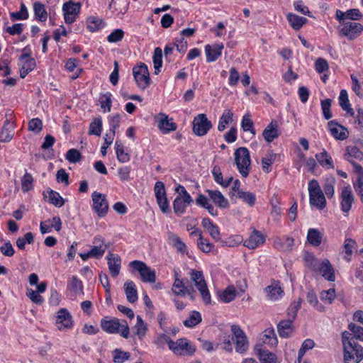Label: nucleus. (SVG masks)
Here are the masks:
<instances>
[{
	"label": "nucleus",
	"mask_w": 363,
	"mask_h": 363,
	"mask_svg": "<svg viewBox=\"0 0 363 363\" xmlns=\"http://www.w3.org/2000/svg\"><path fill=\"white\" fill-rule=\"evenodd\" d=\"M206 192L208 194V199H210L213 203L220 208H228L229 203L227 199L218 190L206 189Z\"/></svg>",
	"instance_id": "6ab92c4d"
},
{
	"label": "nucleus",
	"mask_w": 363,
	"mask_h": 363,
	"mask_svg": "<svg viewBox=\"0 0 363 363\" xmlns=\"http://www.w3.org/2000/svg\"><path fill=\"white\" fill-rule=\"evenodd\" d=\"M223 48L224 45L223 43H216L213 45H206L205 46L206 61L208 62L216 61L221 55Z\"/></svg>",
	"instance_id": "a211bd4d"
},
{
	"label": "nucleus",
	"mask_w": 363,
	"mask_h": 363,
	"mask_svg": "<svg viewBox=\"0 0 363 363\" xmlns=\"http://www.w3.org/2000/svg\"><path fill=\"white\" fill-rule=\"evenodd\" d=\"M339 102L340 106L341 108L346 111L348 113H350L351 116L354 115V111L350 106V104L349 102L348 99V95L346 90L342 89L340 91V96H339Z\"/></svg>",
	"instance_id": "79ce46f5"
},
{
	"label": "nucleus",
	"mask_w": 363,
	"mask_h": 363,
	"mask_svg": "<svg viewBox=\"0 0 363 363\" xmlns=\"http://www.w3.org/2000/svg\"><path fill=\"white\" fill-rule=\"evenodd\" d=\"M235 197L242 200L243 202L248 204L250 206H253L256 201V196L255 194L250 191H242L235 194Z\"/></svg>",
	"instance_id": "de8ad7c7"
},
{
	"label": "nucleus",
	"mask_w": 363,
	"mask_h": 363,
	"mask_svg": "<svg viewBox=\"0 0 363 363\" xmlns=\"http://www.w3.org/2000/svg\"><path fill=\"white\" fill-rule=\"evenodd\" d=\"M172 291L176 295L191 294V290L185 285L184 280L178 278L175 279L172 286Z\"/></svg>",
	"instance_id": "e433bc0d"
},
{
	"label": "nucleus",
	"mask_w": 363,
	"mask_h": 363,
	"mask_svg": "<svg viewBox=\"0 0 363 363\" xmlns=\"http://www.w3.org/2000/svg\"><path fill=\"white\" fill-rule=\"evenodd\" d=\"M135 330V334L138 336L139 339H142L146 334L147 328L141 316L137 315V323L134 326Z\"/></svg>",
	"instance_id": "8fccbe9b"
},
{
	"label": "nucleus",
	"mask_w": 363,
	"mask_h": 363,
	"mask_svg": "<svg viewBox=\"0 0 363 363\" xmlns=\"http://www.w3.org/2000/svg\"><path fill=\"white\" fill-rule=\"evenodd\" d=\"M173 347L174 349L170 350L175 354H182L185 351L186 354L191 355L196 350L195 347L191 345L186 339H179L174 342Z\"/></svg>",
	"instance_id": "aec40b11"
},
{
	"label": "nucleus",
	"mask_w": 363,
	"mask_h": 363,
	"mask_svg": "<svg viewBox=\"0 0 363 363\" xmlns=\"http://www.w3.org/2000/svg\"><path fill=\"white\" fill-rule=\"evenodd\" d=\"M106 257L109 272L112 277H116L121 272V259L119 255L111 252Z\"/></svg>",
	"instance_id": "dca6fc26"
},
{
	"label": "nucleus",
	"mask_w": 363,
	"mask_h": 363,
	"mask_svg": "<svg viewBox=\"0 0 363 363\" xmlns=\"http://www.w3.org/2000/svg\"><path fill=\"white\" fill-rule=\"evenodd\" d=\"M93 208L99 217L106 215L108 210V201L106 196L101 193L94 191L92 195Z\"/></svg>",
	"instance_id": "ddd939ff"
},
{
	"label": "nucleus",
	"mask_w": 363,
	"mask_h": 363,
	"mask_svg": "<svg viewBox=\"0 0 363 363\" xmlns=\"http://www.w3.org/2000/svg\"><path fill=\"white\" fill-rule=\"evenodd\" d=\"M130 267L140 273L141 280L143 282L153 283L156 280L155 270H152L145 262L134 260L130 262Z\"/></svg>",
	"instance_id": "0eeeda50"
},
{
	"label": "nucleus",
	"mask_w": 363,
	"mask_h": 363,
	"mask_svg": "<svg viewBox=\"0 0 363 363\" xmlns=\"http://www.w3.org/2000/svg\"><path fill=\"white\" fill-rule=\"evenodd\" d=\"M286 18L290 26L296 30H299L308 21L307 18L291 13L287 14Z\"/></svg>",
	"instance_id": "72a5a7b5"
},
{
	"label": "nucleus",
	"mask_w": 363,
	"mask_h": 363,
	"mask_svg": "<svg viewBox=\"0 0 363 363\" xmlns=\"http://www.w3.org/2000/svg\"><path fill=\"white\" fill-rule=\"evenodd\" d=\"M257 354L261 363H277L276 355L267 350L256 347Z\"/></svg>",
	"instance_id": "2f4dec72"
},
{
	"label": "nucleus",
	"mask_w": 363,
	"mask_h": 363,
	"mask_svg": "<svg viewBox=\"0 0 363 363\" xmlns=\"http://www.w3.org/2000/svg\"><path fill=\"white\" fill-rule=\"evenodd\" d=\"M43 129V122L38 118H35L28 122V130L35 133H39Z\"/></svg>",
	"instance_id": "774afa93"
},
{
	"label": "nucleus",
	"mask_w": 363,
	"mask_h": 363,
	"mask_svg": "<svg viewBox=\"0 0 363 363\" xmlns=\"http://www.w3.org/2000/svg\"><path fill=\"white\" fill-rule=\"evenodd\" d=\"M265 241V238L258 230H254L249 238L244 242V245L249 249H255L259 245H262Z\"/></svg>",
	"instance_id": "4be33fe9"
},
{
	"label": "nucleus",
	"mask_w": 363,
	"mask_h": 363,
	"mask_svg": "<svg viewBox=\"0 0 363 363\" xmlns=\"http://www.w3.org/2000/svg\"><path fill=\"white\" fill-rule=\"evenodd\" d=\"M233 113L230 110H225L220 118L218 129L219 131H223L226 125H228L233 119Z\"/></svg>",
	"instance_id": "3c124183"
},
{
	"label": "nucleus",
	"mask_w": 363,
	"mask_h": 363,
	"mask_svg": "<svg viewBox=\"0 0 363 363\" xmlns=\"http://www.w3.org/2000/svg\"><path fill=\"white\" fill-rule=\"evenodd\" d=\"M155 74H157L160 72V68L162 65V51L159 47L156 48L154 50L152 57Z\"/></svg>",
	"instance_id": "37998d69"
},
{
	"label": "nucleus",
	"mask_w": 363,
	"mask_h": 363,
	"mask_svg": "<svg viewBox=\"0 0 363 363\" xmlns=\"http://www.w3.org/2000/svg\"><path fill=\"white\" fill-rule=\"evenodd\" d=\"M316 272H319L327 280L335 281L334 269L328 259L322 261Z\"/></svg>",
	"instance_id": "393cba45"
},
{
	"label": "nucleus",
	"mask_w": 363,
	"mask_h": 363,
	"mask_svg": "<svg viewBox=\"0 0 363 363\" xmlns=\"http://www.w3.org/2000/svg\"><path fill=\"white\" fill-rule=\"evenodd\" d=\"M133 74L138 87L143 90L146 89L150 84V73L147 66L145 63L133 68Z\"/></svg>",
	"instance_id": "6e6552de"
},
{
	"label": "nucleus",
	"mask_w": 363,
	"mask_h": 363,
	"mask_svg": "<svg viewBox=\"0 0 363 363\" xmlns=\"http://www.w3.org/2000/svg\"><path fill=\"white\" fill-rule=\"evenodd\" d=\"M65 158L70 163H77L81 160L82 154L78 150L72 148L67 152Z\"/></svg>",
	"instance_id": "338daca9"
},
{
	"label": "nucleus",
	"mask_w": 363,
	"mask_h": 363,
	"mask_svg": "<svg viewBox=\"0 0 363 363\" xmlns=\"http://www.w3.org/2000/svg\"><path fill=\"white\" fill-rule=\"evenodd\" d=\"M67 287L69 290L73 291L75 294L82 292L83 285L82 281L77 277H72Z\"/></svg>",
	"instance_id": "0e129e2a"
},
{
	"label": "nucleus",
	"mask_w": 363,
	"mask_h": 363,
	"mask_svg": "<svg viewBox=\"0 0 363 363\" xmlns=\"http://www.w3.org/2000/svg\"><path fill=\"white\" fill-rule=\"evenodd\" d=\"M201 315L199 312L194 311L189 318L184 321V325L187 328H192L201 322Z\"/></svg>",
	"instance_id": "4d7b16f0"
},
{
	"label": "nucleus",
	"mask_w": 363,
	"mask_h": 363,
	"mask_svg": "<svg viewBox=\"0 0 363 363\" xmlns=\"http://www.w3.org/2000/svg\"><path fill=\"white\" fill-rule=\"evenodd\" d=\"M33 177L28 172L23 175L21 179V189L24 193H26L33 189Z\"/></svg>",
	"instance_id": "603ef678"
},
{
	"label": "nucleus",
	"mask_w": 363,
	"mask_h": 363,
	"mask_svg": "<svg viewBox=\"0 0 363 363\" xmlns=\"http://www.w3.org/2000/svg\"><path fill=\"white\" fill-rule=\"evenodd\" d=\"M348 329L350 331L349 333L352 334V337H353V340L354 341H355V340H359L360 341H363V328L362 327L351 323L348 325Z\"/></svg>",
	"instance_id": "13d9d810"
},
{
	"label": "nucleus",
	"mask_w": 363,
	"mask_h": 363,
	"mask_svg": "<svg viewBox=\"0 0 363 363\" xmlns=\"http://www.w3.org/2000/svg\"><path fill=\"white\" fill-rule=\"evenodd\" d=\"M195 202L197 206L206 208L211 216H218V211L210 203L209 199L205 195L199 194L196 199Z\"/></svg>",
	"instance_id": "cd10ccee"
},
{
	"label": "nucleus",
	"mask_w": 363,
	"mask_h": 363,
	"mask_svg": "<svg viewBox=\"0 0 363 363\" xmlns=\"http://www.w3.org/2000/svg\"><path fill=\"white\" fill-rule=\"evenodd\" d=\"M337 29L340 37H345L352 41L361 35L363 32V25L357 22L347 21Z\"/></svg>",
	"instance_id": "20e7f679"
},
{
	"label": "nucleus",
	"mask_w": 363,
	"mask_h": 363,
	"mask_svg": "<svg viewBox=\"0 0 363 363\" xmlns=\"http://www.w3.org/2000/svg\"><path fill=\"white\" fill-rule=\"evenodd\" d=\"M308 191L310 196V203L321 210L325 208L326 204L325 198L321 190L318 182L313 179L308 184Z\"/></svg>",
	"instance_id": "423d86ee"
},
{
	"label": "nucleus",
	"mask_w": 363,
	"mask_h": 363,
	"mask_svg": "<svg viewBox=\"0 0 363 363\" xmlns=\"http://www.w3.org/2000/svg\"><path fill=\"white\" fill-rule=\"evenodd\" d=\"M340 199L341 210L347 216L354 203V196L350 186L342 188Z\"/></svg>",
	"instance_id": "f8f14e48"
},
{
	"label": "nucleus",
	"mask_w": 363,
	"mask_h": 363,
	"mask_svg": "<svg viewBox=\"0 0 363 363\" xmlns=\"http://www.w3.org/2000/svg\"><path fill=\"white\" fill-rule=\"evenodd\" d=\"M275 247L282 251H291L294 245V240L290 237L277 238L274 242Z\"/></svg>",
	"instance_id": "473e14b6"
},
{
	"label": "nucleus",
	"mask_w": 363,
	"mask_h": 363,
	"mask_svg": "<svg viewBox=\"0 0 363 363\" xmlns=\"http://www.w3.org/2000/svg\"><path fill=\"white\" fill-rule=\"evenodd\" d=\"M154 192L156 197L157 203L164 213L170 212L169 201L167 197V193L164 184L162 182H157L155 184Z\"/></svg>",
	"instance_id": "1a4fd4ad"
},
{
	"label": "nucleus",
	"mask_w": 363,
	"mask_h": 363,
	"mask_svg": "<svg viewBox=\"0 0 363 363\" xmlns=\"http://www.w3.org/2000/svg\"><path fill=\"white\" fill-rule=\"evenodd\" d=\"M190 277L191 281L199 291L203 302L206 304H210L211 295L203 272L193 269L190 272Z\"/></svg>",
	"instance_id": "39448f33"
},
{
	"label": "nucleus",
	"mask_w": 363,
	"mask_h": 363,
	"mask_svg": "<svg viewBox=\"0 0 363 363\" xmlns=\"http://www.w3.org/2000/svg\"><path fill=\"white\" fill-rule=\"evenodd\" d=\"M262 341L264 344H267L271 346L277 345L278 341L274 329L268 328L264 331Z\"/></svg>",
	"instance_id": "a18cd8bd"
},
{
	"label": "nucleus",
	"mask_w": 363,
	"mask_h": 363,
	"mask_svg": "<svg viewBox=\"0 0 363 363\" xmlns=\"http://www.w3.org/2000/svg\"><path fill=\"white\" fill-rule=\"evenodd\" d=\"M331 135L337 140H345L348 137V132L342 125L337 124L335 121L328 123Z\"/></svg>",
	"instance_id": "412c9836"
},
{
	"label": "nucleus",
	"mask_w": 363,
	"mask_h": 363,
	"mask_svg": "<svg viewBox=\"0 0 363 363\" xmlns=\"http://www.w3.org/2000/svg\"><path fill=\"white\" fill-rule=\"evenodd\" d=\"M80 9V3H74L72 1L65 3L62 6V11L65 23L68 24L74 23L79 14Z\"/></svg>",
	"instance_id": "4468645a"
},
{
	"label": "nucleus",
	"mask_w": 363,
	"mask_h": 363,
	"mask_svg": "<svg viewBox=\"0 0 363 363\" xmlns=\"http://www.w3.org/2000/svg\"><path fill=\"white\" fill-rule=\"evenodd\" d=\"M262 135L264 140L268 142H272L275 138L279 135L278 130V122L272 120L271 123L263 130Z\"/></svg>",
	"instance_id": "b1692460"
},
{
	"label": "nucleus",
	"mask_w": 363,
	"mask_h": 363,
	"mask_svg": "<svg viewBox=\"0 0 363 363\" xmlns=\"http://www.w3.org/2000/svg\"><path fill=\"white\" fill-rule=\"evenodd\" d=\"M34 241V236L31 232L26 233L24 238H18L16 240V245L20 250H24L26 243L32 244Z\"/></svg>",
	"instance_id": "680f3d73"
},
{
	"label": "nucleus",
	"mask_w": 363,
	"mask_h": 363,
	"mask_svg": "<svg viewBox=\"0 0 363 363\" xmlns=\"http://www.w3.org/2000/svg\"><path fill=\"white\" fill-rule=\"evenodd\" d=\"M93 243L96 245L89 251L91 256L96 258L102 257L106 250V247L101 245L103 243L102 239L100 237L95 238Z\"/></svg>",
	"instance_id": "4c0bfd02"
},
{
	"label": "nucleus",
	"mask_w": 363,
	"mask_h": 363,
	"mask_svg": "<svg viewBox=\"0 0 363 363\" xmlns=\"http://www.w3.org/2000/svg\"><path fill=\"white\" fill-rule=\"evenodd\" d=\"M56 325L59 330L72 328V316L66 309L62 308L57 312Z\"/></svg>",
	"instance_id": "f3484780"
},
{
	"label": "nucleus",
	"mask_w": 363,
	"mask_h": 363,
	"mask_svg": "<svg viewBox=\"0 0 363 363\" xmlns=\"http://www.w3.org/2000/svg\"><path fill=\"white\" fill-rule=\"evenodd\" d=\"M43 195L44 199H48L50 203L56 207L60 208L65 204V200L60 194L51 189H48L46 191H43Z\"/></svg>",
	"instance_id": "a878e982"
},
{
	"label": "nucleus",
	"mask_w": 363,
	"mask_h": 363,
	"mask_svg": "<svg viewBox=\"0 0 363 363\" xmlns=\"http://www.w3.org/2000/svg\"><path fill=\"white\" fill-rule=\"evenodd\" d=\"M277 155L273 152H267L266 155L262 159V167L264 172L269 173L271 172V165L274 162Z\"/></svg>",
	"instance_id": "c03bdc74"
},
{
	"label": "nucleus",
	"mask_w": 363,
	"mask_h": 363,
	"mask_svg": "<svg viewBox=\"0 0 363 363\" xmlns=\"http://www.w3.org/2000/svg\"><path fill=\"white\" fill-rule=\"evenodd\" d=\"M157 118L159 120L158 128L162 133L165 134L177 130V124L173 122L172 118L169 119L165 113H160Z\"/></svg>",
	"instance_id": "2eb2a0df"
},
{
	"label": "nucleus",
	"mask_w": 363,
	"mask_h": 363,
	"mask_svg": "<svg viewBox=\"0 0 363 363\" xmlns=\"http://www.w3.org/2000/svg\"><path fill=\"white\" fill-rule=\"evenodd\" d=\"M235 160L239 172L244 177H247L250 169V152L246 147H239L235 151Z\"/></svg>",
	"instance_id": "7ed1b4c3"
},
{
	"label": "nucleus",
	"mask_w": 363,
	"mask_h": 363,
	"mask_svg": "<svg viewBox=\"0 0 363 363\" xmlns=\"http://www.w3.org/2000/svg\"><path fill=\"white\" fill-rule=\"evenodd\" d=\"M323 234L315 228H310L307 234V240L313 246L318 247L322 242Z\"/></svg>",
	"instance_id": "f704fd0d"
},
{
	"label": "nucleus",
	"mask_w": 363,
	"mask_h": 363,
	"mask_svg": "<svg viewBox=\"0 0 363 363\" xmlns=\"http://www.w3.org/2000/svg\"><path fill=\"white\" fill-rule=\"evenodd\" d=\"M124 291L128 302L133 303L138 300V291L135 283L128 280L124 284Z\"/></svg>",
	"instance_id": "c85d7f7f"
},
{
	"label": "nucleus",
	"mask_w": 363,
	"mask_h": 363,
	"mask_svg": "<svg viewBox=\"0 0 363 363\" xmlns=\"http://www.w3.org/2000/svg\"><path fill=\"white\" fill-rule=\"evenodd\" d=\"M154 343L160 348H164L165 344H167L169 349H174V347H173L174 341L171 340L168 335L164 333L159 335L155 340Z\"/></svg>",
	"instance_id": "09e8293b"
},
{
	"label": "nucleus",
	"mask_w": 363,
	"mask_h": 363,
	"mask_svg": "<svg viewBox=\"0 0 363 363\" xmlns=\"http://www.w3.org/2000/svg\"><path fill=\"white\" fill-rule=\"evenodd\" d=\"M197 245L199 248L205 253L211 252L214 247L213 245L208 240L204 238L203 237L199 238Z\"/></svg>",
	"instance_id": "69168bd1"
},
{
	"label": "nucleus",
	"mask_w": 363,
	"mask_h": 363,
	"mask_svg": "<svg viewBox=\"0 0 363 363\" xmlns=\"http://www.w3.org/2000/svg\"><path fill=\"white\" fill-rule=\"evenodd\" d=\"M304 261L307 267L310 268L311 270L316 272L319 265L320 264V261L315 258L312 254L306 253L304 257Z\"/></svg>",
	"instance_id": "5fc2aeb1"
},
{
	"label": "nucleus",
	"mask_w": 363,
	"mask_h": 363,
	"mask_svg": "<svg viewBox=\"0 0 363 363\" xmlns=\"http://www.w3.org/2000/svg\"><path fill=\"white\" fill-rule=\"evenodd\" d=\"M102 131V121L101 118H95L89 125V134L100 136Z\"/></svg>",
	"instance_id": "6e6d98bb"
},
{
	"label": "nucleus",
	"mask_w": 363,
	"mask_h": 363,
	"mask_svg": "<svg viewBox=\"0 0 363 363\" xmlns=\"http://www.w3.org/2000/svg\"><path fill=\"white\" fill-rule=\"evenodd\" d=\"M236 296V289L233 286H228L221 294L220 298L225 303H229L235 299Z\"/></svg>",
	"instance_id": "49530a36"
},
{
	"label": "nucleus",
	"mask_w": 363,
	"mask_h": 363,
	"mask_svg": "<svg viewBox=\"0 0 363 363\" xmlns=\"http://www.w3.org/2000/svg\"><path fill=\"white\" fill-rule=\"evenodd\" d=\"M14 135V128L2 127L0 131V142L9 143Z\"/></svg>",
	"instance_id": "e2e57ef3"
},
{
	"label": "nucleus",
	"mask_w": 363,
	"mask_h": 363,
	"mask_svg": "<svg viewBox=\"0 0 363 363\" xmlns=\"http://www.w3.org/2000/svg\"><path fill=\"white\" fill-rule=\"evenodd\" d=\"M231 331L233 334V339L235 338L236 351L240 353L246 352L248 349L249 343L244 332L237 325L231 326Z\"/></svg>",
	"instance_id": "9b49d317"
},
{
	"label": "nucleus",
	"mask_w": 363,
	"mask_h": 363,
	"mask_svg": "<svg viewBox=\"0 0 363 363\" xmlns=\"http://www.w3.org/2000/svg\"><path fill=\"white\" fill-rule=\"evenodd\" d=\"M344 362L345 363H359L363 359V347L357 344L348 331L342 334Z\"/></svg>",
	"instance_id": "f257e3e1"
},
{
	"label": "nucleus",
	"mask_w": 363,
	"mask_h": 363,
	"mask_svg": "<svg viewBox=\"0 0 363 363\" xmlns=\"http://www.w3.org/2000/svg\"><path fill=\"white\" fill-rule=\"evenodd\" d=\"M35 60L34 59H28L26 60L20 69L21 77L25 78L26 76L35 68Z\"/></svg>",
	"instance_id": "bf43d9fd"
},
{
	"label": "nucleus",
	"mask_w": 363,
	"mask_h": 363,
	"mask_svg": "<svg viewBox=\"0 0 363 363\" xmlns=\"http://www.w3.org/2000/svg\"><path fill=\"white\" fill-rule=\"evenodd\" d=\"M101 327L104 331L107 333H118L124 338H128L130 333V329L126 320H123L120 321L118 319L114 318L108 320L102 318L101 320Z\"/></svg>",
	"instance_id": "f03ea898"
},
{
	"label": "nucleus",
	"mask_w": 363,
	"mask_h": 363,
	"mask_svg": "<svg viewBox=\"0 0 363 363\" xmlns=\"http://www.w3.org/2000/svg\"><path fill=\"white\" fill-rule=\"evenodd\" d=\"M345 160L350 163L363 160V152L356 146H347L345 154Z\"/></svg>",
	"instance_id": "bb28decb"
},
{
	"label": "nucleus",
	"mask_w": 363,
	"mask_h": 363,
	"mask_svg": "<svg viewBox=\"0 0 363 363\" xmlns=\"http://www.w3.org/2000/svg\"><path fill=\"white\" fill-rule=\"evenodd\" d=\"M347 21H363V13L358 9H350L347 11Z\"/></svg>",
	"instance_id": "052dcab7"
},
{
	"label": "nucleus",
	"mask_w": 363,
	"mask_h": 363,
	"mask_svg": "<svg viewBox=\"0 0 363 363\" xmlns=\"http://www.w3.org/2000/svg\"><path fill=\"white\" fill-rule=\"evenodd\" d=\"M315 158L322 167L331 169L334 168L332 157L325 150H323V151L319 154H316Z\"/></svg>",
	"instance_id": "ea45409f"
},
{
	"label": "nucleus",
	"mask_w": 363,
	"mask_h": 363,
	"mask_svg": "<svg viewBox=\"0 0 363 363\" xmlns=\"http://www.w3.org/2000/svg\"><path fill=\"white\" fill-rule=\"evenodd\" d=\"M211 127V122L204 113L197 115L193 121V132L198 136L205 135Z\"/></svg>",
	"instance_id": "9d476101"
},
{
	"label": "nucleus",
	"mask_w": 363,
	"mask_h": 363,
	"mask_svg": "<svg viewBox=\"0 0 363 363\" xmlns=\"http://www.w3.org/2000/svg\"><path fill=\"white\" fill-rule=\"evenodd\" d=\"M292 319L288 318L287 320H281L277 325L279 335L281 337H289L292 333L293 329Z\"/></svg>",
	"instance_id": "c756f323"
},
{
	"label": "nucleus",
	"mask_w": 363,
	"mask_h": 363,
	"mask_svg": "<svg viewBox=\"0 0 363 363\" xmlns=\"http://www.w3.org/2000/svg\"><path fill=\"white\" fill-rule=\"evenodd\" d=\"M267 297L269 300L275 301L283 295V290L278 284H273L266 288Z\"/></svg>",
	"instance_id": "c9c22d12"
},
{
	"label": "nucleus",
	"mask_w": 363,
	"mask_h": 363,
	"mask_svg": "<svg viewBox=\"0 0 363 363\" xmlns=\"http://www.w3.org/2000/svg\"><path fill=\"white\" fill-rule=\"evenodd\" d=\"M168 240L169 244H171L174 247H175L177 251L179 252L184 254L186 252V245L182 241L180 238L174 234V233H169L168 236Z\"/></svg>",
	"instance_id": "58836bf2"
},
{
	"label": "nucleus",
	"mask_w": 363,
	"mask_h": 363,
	"mask_svg": "<svg viewBox=\"0 0 363 363\" xmlns=\"http://www.w3.org/2000/svg\"><path fill=\"white\" fill-rule=\"evenodd\" d=\"M194 202L191 197L182 198V196H177L173 202L174 211L177 215L183 214L186 211L188 206Z\"/></svg>",
	"instance_id": "5701e85b"
},
{
	"label": "nucleus",
	"mask_w": 363,
	"mask_h": 363,
	"mask_svg": "<svg viewBox=\"0 0 363 363\" xmlns=\"http://www.w3.org/2000/svg\"><path fill=\"white\" fill-rule=\"evenodd\" d=\"M201 225L208 230L213 240L217 241L220 239L218 226L215 225L208 218H203Z\"/></svg>",
	"instance_id": "7c9ffc66"
},
{
	"label": "nucleus",
	"mask_w": 363,
	"mask_h": 363,
	"mask_svg": "<svg viewBox=\"0 0 363 363\" xmlns=\"http://www.w3.org/2000/svg\"><path fill=\"white\" fill-rule=\"evenodd\" d=\"M103 27V21L101 19L96 17H89L86 20V28L91 32L99 30Z\"/></svg>",
	"instance_id": "864d4df0"
},
{
	"label": "nucleus",
	"mask_w": 363,
	"mask_h": 363,
	"mask_svg": "<svg viewBox=\"0 0 363 363\" xmlns=\"http://www.w3.org/2000/svg\"><path fill=\"white\" fill-rule=\"evenodd\" d=\"M33 11L37 20L42 22H45L47 20L48 13L44 4L38 1L35 2L33 4Z\"/></svg>",
	"instance_id": "a19ab883"
}]
</instances>
